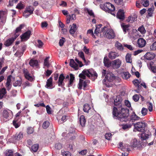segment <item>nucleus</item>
<instances>
[{"instance_id":"nucleus-39","label":"nucleus","mask_w":156,"mask_h":156,"mask_svg":"<svg viewBox=\"0 0 156 156\" xmlns=\"http://www.w3.org/2000/svg\"><path fill=\"white\" fill-rule=\"evenodd\" d=\"M154 10V6L148 9L147 10L148 12V16L151 17L152 16L153 12Z\"/></svg>"},{"instance_id":"nucleus-1","label":"nucleus","mask_w":156,"mask_h":156,"mask_svg":"<svg viewBox=\"0 0 156 156\" xmlns=\"http://www.w3.org/2000/svg\"><path fill=\"white\" fill-rule=\"evenodd\" d=\"M112 113L114 118L117 119L121 121L126 122L128 119V117L129 116V113L128 110L122 108V113H120L117 108L114 107L113 109Z\"/></svg>"},{"instance_id":"nucleus-11","label":"nucleus","mask_w":156,"mask_h":156,"mask_svg":"<svg viewBox=\"0 0 156 156\" xmlns=\"http://www.w3.org/2000/svg\"><path fill=\"white\" fill-rule=\"evenodd\" d=\"M31 34V31L30 30H28L20 36L22 41L27 40L30 37Z\"/></svg>"},{"instance_id":"nucleus-37","label":"nucleus","mask_w":156,"mask_h":156,"mask_svg":"<svg viewBox=\"0 0 156 156\" xmlns=\"http://www.w3.org/2000/svg\"><path fill=\"white\" fill-rule=\"evenodd\" d=\"M23 133L22 132H20L19 133H16L15 136L16 140H19L21 139L23 137Z\"/></svg>"},{"instance_id":"nucleus-8","label":"nucleus","mask_w":156,"mask_h":156,"mask_svg":"<svg viewBox=\"0 0 156 156\" xmlns=\"http://www.w3.org/2000/svg\"><path fill=\"white\" fill-rule=\"evenodd\" d=\"M69 76L68 75H67L65 77L63 73L61 74L58 77V80L57 82L58 86L61 87L64 86L65 83L63 82L65 78L66 79H69Z\"/></svg>"},{"instance_id":"nucleus-6","label":"nucleus","mask_w":156,"mask_h":156,"mask_svg":"<svg viewBox=\"0 0 156 156\" xmlns=\"http://www.w3.org/2000/svg\"><path fill=\"white\" fill-rule=\"evenodd\" d=\"M103 34L105 37L108 39H113L115 37V35L113 30L111 29H108L104 31Z\"/></svg>"},{"instance_id":"nucleus-25","label":"nucleus","mask_w":156,"mask_h":156,"mask_svg":"<svg viewBox=\"0 0 156 156\" xmlns=\"http://www.w3.org/2000/svg\"><path fill=\"white\" fill-rule=\"evenodd\" d=\"M121 76L124 79L127 80L130 77L131 75L128 72H123L121 73Z\"/></svg>"},{"instance_id":"nucleus-43","label":"nucleus","mask_w":156,"mask_h":156,"mask_svg":"<svg viewBox=\"0 0 156 156\" xmlns=\"http://www.w3.org/2000/svg\"><path fill=\"white\" fill-rule=\"evenodd\" d=\"M49 58V57H46L44 61V65L46 66L47 68H48L50 66V64L48 61Z\"/></svg>"},{"instance_id":"nucleus-40","label":"nucleus","mask_w":156,"mask_h":156,"mask_svg":"<svg viewBox=\"0 0 156 156\" xmlns=\"http://www.w3.org/2000/svg\"><path fill=\"white\" fill-rule=\"evenodd\" d=\"M153 62H150V69L151 71L153 73H156V66H153Z\"/></svg>"},{"instance_id":"nucleus-57","label":"nucleus","mask_w":156,"mask_h":156,"mask_svg":"<svg viewBox=\"0 0 156 156\" xmlns=\"http://www.w3.org/2000/svg\"><path fill=\"white\" fill-rule=\"evenodd\" d=\"M83 80L80 79L79 82L78 84L79 87L78 88L80 89H81L82 88V87L83 86Z\"/></svg>"},{"instance_id":"nucleus-60","label":"nucleus","mask_w":156,"mask_h":156,"mask_svg":"<svg viewBox=\"0 0 156 156\" xmlns=\"http://www.w3.org/2000/svg\"><path fill=\"white\" fill-rule=\"evenodd\" d=\"M63 156H71L70 153L68 151H62V152Z\"/></svg>"},{"instance_id":"nucleus-63","label":"nucleus","mask_w":156,"mask_h":156,"mask_svg":"<svg viewBox=\"0 0 156 156\" xmlns=\"http://www.w3.org/2000/svg\"><path fill=\"white\" fill-rule=\"evenodd\" d=\"M46 109L47 113L49 114H51L52 111L51 110V108H50V106L47 105L46 106Z\"/></svg>"},{"instance_id":"nucleus-34","label":"nucleus","mask_w":156,"mask_h":156,"mask_svg":"<svg viewBox=\"0 0 156 156\" xmlns=\"http://www.w3.org/2000/svg\"><path fill=\"white\" fill-rule=\"evenodd\" d=\"M132 55L128 53L126 56V60L127 63H131L132 62Z\"/></svg>"},{"instance_id":"nucleus-16","label":"nucleus","mask_w":156,"mask_h":156,"mask_svg":"<svg viewBox=\"0 0 156 156\" xmlns=\"http://www.w3.org/2000/svg\"><path fill=\"white\" fill-rule=\"evenodd\" d=\"M128 119L127 121L129 119V120L131 121L132 122L136 121L139 120L140 119V118L137 116L135 112H133L130 117H129L128 116Z\"/></svg>"},{"instance_id":"nucleus-49","label":"nucleus","mask_w":156,"mask_h":156,"mask_svg":"<svg viewBox=\"0 0 156 156\" xmlns=\"http://www.w3.org/2000/svg\"><path fill=\"white\" fill-rule=\"evenodd\" d=\"M148 110L145 108H143L141 110V113L143 116L146 115L147 113Z\"/></svg>"},{"instance_id":"nucleus-56","label":"nucleus","mask_w":156,"mask_h":156,"mask_svg":"<svg viewBox=\"0 0 156 156\" xmlns=\"http://www.w3.org/2000/svg\"><path fill=\"white\" fill-rule=\"evenodd\" d=\"M105 137L106 139L110 140L112 138V134L110 133H107L105 135Z\"/></svg>"},{"instance_id":"nucleus-22","label":"nucleus","mask_w":156,"mask_h":156,"mask_svg":"<svg viewBox=\"0 0 156 156\" xmlns=\"http://www.w3.org/2000/svg\"><path fill=\"white\" fill-rule=\"evenodd\" d=\"M2 119H3L5 122H6L8 120V118L9 117V113L7 111L5 110L3 111L2 114Z\"/></svg>"},{"instance_id":"nucleus-32","label":"nucleus","mask_w":156,"mask_h":156,"mask_svg":"<svg viewBox=\"0 0 156 156\" xmlns=\"http://www.w3.org/2000/svg\"><path fill=\"white\" fill-rule=\"evenodd\" d=\"M70 77L69 83L68 85L69 87L72 85L73 81L75 79V77L74 75L70 73Z\"/></svg>"},{"instance_id":"nucleus-42","label":"nucleus","mask_w":156,"mask_h":156,"mask_svg":"<svg viewBox=\"0 0 156 156\" xmlns=\"http://www.w3.org/2000/svg\"><path fill=\"white\" fill-rule=\"evenodd\" d=\"M39 145L37 144H36L32 146L31 148V150L33 152H36L38 149Z\"/></svg>"},{"instance_id":"nucleus-5","label":"nucleus","mask_w":156,"mask_h":156,"mask_svg":"<svg viewBox=\"0 0 156 156\" xmlns=\"http://www.w3.org/2000/svg\"><path fill=\"white\" fill-rule=\"evenodd\" d=\"M116 78V77L112 73H107L105 78L103 80V83L105 84L107 87H108V86L106 83L107 81V82H112L113 80H115Z\"/></svg>"},{"instance_id":"nucleus-33","label":"nucleus","mask_w":156,"mask_h":156,"mask_svg":"<svg viewBox=\"0 0 156 156\" xmlns=\"http://www.w3.org/2000/svg\"><path fill=\"white\" fill-rule=\"evenodd\" d=\"M15 153H14L13 151L11 150H7L5 152V156H14Z\"/></svg>"},{"instance_id":"nucleus-7","label":"nucleus","mask_w":156,"mask_h":156,"mask_svg":"<svg viewBox=\"0 0 156 156\" xmlns=\"http://www.w3.org/2000/svg\"><path fill=\"white\" fill-rule=\"evenodd\" d=\"M23 72L24 74L25 78L27 80L32 82L34 80V76L30 75L28 70L25 68L22 69Z\"/></svg>"},{"instance_id":"nucleus-61","label":"nucleus","mask_w":156,"mask_h":156,"mask_svg":"<svg viewBox=\"0 0 156 156\" xmlns=\"http://www.w3.org/2000/svg\"><path fill=\"white\" fill-rule=\"evenodd\" d=\"M85 75L87 76V74L86 73H83V71L82 72V73H80L79 75V77L80 78L83 79H86V76Z\"/></svg>"},{"instance_id":"nucleus-21","label":"nucleus","mask_w":156,"mask_h":156,"mask_svg":"<svg viewBox=\"0 0 156 156\" xmlns=\"http://www.w3.org/2000/svg\"><path fill=\"white\" fill-rule=\"evenodd\" d=\"M121 27L124 34H126L127 31L129 30V25H126L125 23H122L121 24Z\"/></svg>"},{"instance_id":"nucleus-47","label":"nucleus","mask_w":156,"mask_h":156,"mask_svg":"<svg viewBox=\"0 0 156 156\" xmlns=\"http://www.w3.org/2000/svg\"><path fill=\"white\" fill-rule=\"evenodd\" d=\"M130 144L133 147H136L137 144V141L136 139H133L131 140Z\"/></svg>"},{"instance_id":"nucleus-29","label":"nucleus","mask_w":156,"mask_h":156,"mask_svg":"<svg viewBox=\"0 0 156 156\" xmlns=\"http://www.w3.org/2000/svg\"><path fill=\"white\" fill-rule=\"evenodd\" d=\"M7 92L5 88L0 89V98L5 97Z\"/></svg>"},{"instance_id":"nucleus-52","label":"nucleus","mask_w":156,"mask_h":156,"mask_svg":"<svg viewBox=\"0 0 156 156\" xmlns=\"http://www.w3.org/2000/svg\"><path fill=\"white\" fill-rule=\"evenodd\" d=\"M49 122L48 121H45L44 122L42 125L44 129H47L49 125Z\"/></svg>"},{"instance_id":"nucleus-23","label":"nucleus","mask_w":156,"mask_h":156,"mask_svg":"<svg viewBox=\"0 0 156 156\" xmlns=\"http://www.w3.org/2000/svg\"><path fill=\"white\" fill-rule=\"evenodd\" d=\"M70 66L74 68L75 70H77L78 69V65L74 61L73 59H71L69 63Z\"/></svg>"},{"instance_id":"nucleus-14","label":"nucleus","mask_w":156,"mask_h":156,"mask_svg":"<svg viewBox=\"0 0 156 156\" xmlns=\"http://www.w3.org/2000/svg\"><path fill=\"white\" fill-rule=\"evenodd\" d=\"M102 26V24H100L97 25L96 27V28L94 30V34L96 35L100 33L104 32V31L105 30V29L107 28L106 27H104L103 28H101V30H100V28Z\"/></svg>"},{"instance_id":"nucleus-2","label":"nucleus","mask_w":156,"mask_h":156,"mask_svg":"<svg viewBox=\"0 0 156 156\" xmlns=\"http://www.w3.org/2000/svg\"><path fill=\"white\" fill-rule=\"evenodd\" d=\"M102 9L106 12L110 13L113 16H115V14L113 13L115 10V8L114 6L111 3L109 2H106L103 6Z\"/></svg>"},{"instance_id":"nucleus-10","label":"nucleus","mask_w":156,"mask_h":156,"mask_svg":"<svg viewBox=\"0 0 156 156\" xmlns=\"http://www.w3.org/2000/svg\"><path fill=\"white\" fill-rule=\"evenodd\" d=\"M122 62L119 59L114 60L112 62V66L114 69H117L120 67L121 65Z\"/></svg>"},{"instance_id":"nucleus-13","label":"nucleus","mask_w":156,"mask_h":156,"mask_svg":"<svg viewBox=\"0 0 156 156\" xmlns=\"http://www.w3.org/2000/svg\"><path fill=\"white\" fill-rule=\"evenodd\" d=\"M116 17L117 18L120 19L121 21H123L125 19L124 12L123 10L121 9H119L117 13Z\"/></svg>"},{"instance_id":"nucleus-26","label":"nucleus","mask_w":156,"mask_h":156,"mask_svg":"<svg viewBox=\"0 0 156 156\" xmlns=\"http://www.w3.org/2000/svg\"><path fill=\"white\" fill-rule=\"evenodd\" d=\"M137 17L136 15L133 16H130L128 17L127 21L130 22V23H133V22L136 21Z\"/></svg>"},{"instance_id":"nucleus-4","label":"nucleus","mask_w":156,"mask_h":156,"mask_svg":"<svg viewBox=\"0 0 156 156\" xmlns=\"http://www.w3.org/2000/svg\"><path fill=\"white\" fill-rule=\"evenodd\" d=\"M134 130L142 132L144 131L146 124L145 122H139L134 124Z\"/></svg>"},{"instance_id":"nucleus-58","label":"nucleus","mask_w":156,"mask_h":156,"mask_svg":"<svg viewBox=\"0 0 156 156\" xmlns=\"http://www.w3.org/2000/svg\"><path fill=\"white\" fill-rule=\"evenodd\" d=\"M147 106H148L149 111L151 112L153 110V105L151 102H148L147 103Z\"/></svg>"},{"instance_id":"nucleus-38","label":"nucleus","mask_w":156,"mask_h":156,"mask_svg":"<svg viewBox=\"0 0 156 156\" xmlns=\"http://www.w3.org/2000/svg\"><path fill=\"white\" fill-rule=\"evenodd\" d=\"M85 11H87V12L88 13V14L90 16H92L94 18L95 17V15L92 10H90L89 9H88V8H85Z\"/></svg>"},{"instance_id":"nucleus-27","label":"nucleus","mask_w":156,"mask_h":156,"mask_svg":"<svg viewBox=\"0 0 156 156\" xmlns=\"http://www.w3.org/2000/svg\"><path fill=\"white\" fill-rule=\"evenodd\" d=\"M103 62L104 66L107 67H109L111 66V62L109 61V59L106 57L104 58Z\"/></svg>"},{"instance_id":"nucleus-3","label":"nucleus","mask_w":156,"mask_h":156,"mask_svg":"<svg viewBox=\"0 0 156 156\" xmlns=\"http://www.w3.org/2000/svg\"><path fill=\"white\" fill-rule=\"evenodd\" d=\"M83 73L87 74V76L90 78L91 77L93 80L97 78L98 74L96 71L93 69H84L83 71Z\"/></svg>"},{"instance_id":"nucleus-55","label":"nucleus","mask_w":156,"mask_h":156,"mask_svg":"<svg viewBox=\"0 0 156 156\" xmlns=\"http://www.w3.org/2000/svg\"><path fill=\"white\" fill-rule=\"evenodd\" d=\"M67 117L66 115L63 116L61 120H59L58 121V122H60V123H62L63 122H65L67 119Z\"/></svg>"},{"instance_id":"nucleus-35","label":"nucleus","mask_w":156,"mask_h":156,"mask_svg":"<svg viewBox=\"0 0 156 156\" xmlns=\"http://www.w3.org/2000/svg\"><path fill=\"white\" fill-rule=\"evenodd\" d=\"M52 77H50L47 80L46 86L48 87H51L52 86Z\"/></svg>"},{"instance_id":"nucleus-48","label":"nucleus","mask_w":156,"mask_h":156,"mask_svg":"<svg viewBox=\"0 0 156 156\" xmlns=\"http://www.w3.org/2000/svg\"><path fill=\"white\" fill-rule=\"evenodd\" d=\"M133 84L136 87H137L138 88H139L140 87V85L139 84L140 83L139 82V80L138 79H135L133 81Z\"/></svg>"},{"instance_id":"nucleus-53","label":"nucleus","mask_w":156,"mask_h":156,"mask_svg":"<svg viewBox=\"0 0 156 156\" xmlns=\"http://www.w3.org/2000/svg\"><path fill=\"white\" fill-rule=\"evenodd\" d=\"M34 131V128L32 127H29L27 129V133L28 134H31Z\"/></svg>"},{"instance_id":"nucleus-36","label":"nucleus","mask_w":156,"mask_h":156,"mask_svg":"<svg viewBox=\"0 0 156 156\" xmlns=\"http://www.w3.org/2000/svg\"><path fill=\"white\" fill-rule=\"evenodd\" d=\"M115 46V47L119 50H122L124 49L123 47L122 46V44L118 41L116 42Z\"/></svg>"},{"instance_id":"nucleus-24","label":"nucleus","mask_w":156,"mask_h":156,"mask_svg":"<svg viewBox=\"0 0 156 156\" xmlns=\"http://www.w3.org/2000/svg\"><path fill=\"white\" fill-rule=\"evenodd\" d=\"M119 54L115 52L111 51L108 54V57L111 59H115L119 56Z\"/></svg>"},{"instance_id":"nucleus-20","label":"nucleus","mask_w":156,"mask_h":156,"mask_svg":"<svg viewBox=\"0 0 156 156\" xmlns=\"http://www.w3.org/2000/svg\"><path fill=\"white\" fill-rule=\"evenodd\" d=\"M16 39L14 37L9 38L5 42L4 45L6 47H9L11 45Z\"/></svg>"},{"instance_id":"nucleus-59","label":"nucleus","mask_w":156,"mask_h":156,"mask_svg":"<svg viewBox=\"0 0 156 156\" xmlns=\"http://www.w3.org/2000/svg\"><path fill=\"white\" fill-rule=\"evenodd\" d=\"M62 39H60L59 40V44L60 46H62L63 45L65 41V39L62 37Z\"/></svg>"},{"instance_id":"nucleus-64","label":"nucleus","mask_w":156,"mask_h":156,"mask_svg":"<svg viewBox=\"0 0 156 156\" xmlns=\"http://www.w3.org/2000/svg\"><path fill=\"white\" fill-rule=\"evenodd\" d=\"M150 48L152 50H156V42H154L150 47Z\"/></svg>"},{"instance_id":"nucleus-31","label":"nucleus","mask_w":156,"mask_h":156,"mask_svg":"<svg viewBox=\"0 0 156 156\" xmlns=\"http://www.w3.org/2000/svg\"><path fill=\"white\" fill-rule=\"evenodd\" d=\"M80 124L82 126H84L86 120L85 117L83 115H81L80 118Z\"/></svg>"},{"instance_id":"nucleus-50","label":"nucleus","mask_w":156,"mask_h":156,"mask_svg":"<svg viewBox=\"0 0 156 156\" xmlns=\"http://www.w3.org/2000/svg\"><path fill=\"white\" fill-rule=\"evenodd\" d=\"M78 55L82 59L84 62L86 63V60L84 57V53L82 51H80L78 53Z\"/></svg>"},{"instance_id":"nucleus-46","label":"nucleus","mask_w":156,"mask_h":156,"mask_svg":"<svg viewBox=\"0 0 156 156\" xmlns=\"http://www.w3.org/2000/svg\"><path fill=\"white\" fill-rule=\"evenodd\" d=\"M90 109V107L88 104H86L84 105L83 110L84 112H88L89 110Z\"/></svg>"},{"instance_id":"nucleus-28","label":"nucleus","mask_w":156,"mask_h":156,"mask_svg":"<svg viewBox=\"0 0 156 156\" xmlns=\"http://www.w3.org/2000/svg\"><path fill=\"white\" fill-rule=\"evenodd\" d=\"M77 30V27L76 24L75 23H73L71 27L69 30L70 33L71 34H73Z\"/></svg>"},{"instance_id":"nucleus-17","label":"nucleus","mask_w":156,"mask_h":156,"mask_svg":"<svg viewBox=\"0 0 156 156\" xmlns=\"http://www.w3.org/2000/svg\"><path fill=\"white\" fill-rule=\"evenodd\" d=\"M155 56V55L152 52H147L144 55V57L145 59L151 60L153 59Z\"/></svg>"},{"instance_id":"nucleus-9","label":"nucleus","mask_w":156,"mask_h":156,"mask_svg":"<svg viewBox=\"0 0 156 156\" xmlns=\"http://www.w3.org/2000/svg\"><path fill=\"white\" fill-rule=\"evenodd\" d=\"M34 10V9L31 6H29L27 7L23 12V16L26 18L28 17L33 13Z\"/></svg>"},{"instance_id":"nucleus-19","label":"nucleus","mask_w":156,"mask_h":156,"mask_svg":"<svg viewBox=\"0 0 156 156\" xmlns=\"http://www.w3.org/2000/svg\"><path fill=\"white\" fill-rule=\"evenodd\" d=\"M151 136V133L148 131H145V132L141 134L140 137L143 140H145Z\"/></svg>"},{"instance_id":"nucleus-54","label":"nucleus","mask_w":156,"mask_h":156,"mask_svg":"<svg viewBox=\"0 0 156 156\" xmlns=\"http://www.w3.org/2000/svg\"><path fill=\"white\" fill-rule=\"evenodd\" d=\"M13 124L15 128H17L19 127L20 125V123L19 122H18L17 121L13 120Z\"/></svg>"},{"instance_id":"nucleus-41","label":"nucleus","mask_w":156,"mask_h":156,"mask_svg":"<svg viewBox=\"0 0 156 156\" xmlns=\"http://www.w3.org/2000/svg\"><path fill=\"white\" fill-rule=\"evenodd\" d=\"M25 7V5L22 3V2H20V3H18L16 7V9H23Z\"/></svg>"},{"instance_id":"nucleus-18","label":"nucleus","mask_w":156,"mask_h":156,"mask_svg":"<svg viewBox=\"0 0 156 156\" xmlns=\"http://www.w3.org/2000/svg\"><path fill=\"white\" fill-rule=\"evenodd\" d=\"M146 41L143 38H139L137 41L138 46L140 48H143L144 47L146 44Z\"/></svg>"},{"instance_id":"nucleus-51","label":"nucleus","mask_w":156,"mask_h":156,"mask_svg":"<svg viewBox=\"0 0 156 156\" xmlns=\"http://www.w3.org/2000/svg\"><path fill=\"white\" fill-rule=\"evenodd\" d=\"M22 84V81L21 80H17L15 81V82L13 83V85L14 87L17 86H20Z\"/></svg>"},{"instance_id":"nucleus-30","label":"nucleus","mask_w":156,"mask_h":156,"mask_svg":"<svg viewBox=\"0 0 156 156\" xmlns=\"http://www.w3.org/2000/svg\"><path fill=\"white\" fill-rule=\"evenodd\" d=\"M29 64L33 67H37L38 66V62L37 60L31 59L29 62Z\"/></svg>"},{"instance_id":"nucleus-15","label":"nucleus","mask_w":156,"mask_h":156,"mask_svg":"<svg viewBox=\"0 0 156 156\" xmlns=\"http://www.w3.org/2000/svg\"><path fill=\"white\" fill-rule=\"evenodd\" d=\"M25 26L24 24H21L16 28L14 32V37H15L16 38L19 36L20 35L19 32H21L22 29Z\"/></svg>"},{"instance_id":"nucleus-62","label":"nucleus","mask_w":156,"mask_h":156,"mask_svg":"<svg viewBox=\"0 0 156 156\" xmlns=\"http://www.w3.org/2000/svg\"><path fill=\"white\" fill-rule=\"evenodd\" d=\"M39 95L41 98H47L48 97V95L44 92H40Z\"/></svg>"},{"instance_id":"nucleus-12","label":"nucleus","mask_w":156,"mask_h":156,"mask_svg":"<svg viewBox=\"0 0 156 156\" xmlns=\"http://www.w3.org/2000/svg\"><path fill=\"white\" fill-rule=\"evenodd\" d=\"M107 99H106V101L107 102L108 104L110 105L111 104V103H110L109 102H108V101H111L112 100H112H114V104L115 105H120L121 103L122 99V98H115V99H113V98H107Z\"/></svg>"},{"instance_id":"nucleus-44","label":"nucleus","mask_w":156,"mask_h":156,"mask_svg":"<svg viewBox=\"0 0 156 156\" xmlns=\"http://www.w3.org/2000/svg\"><path fill=\"white\" fill-rule=\"evenodd\" d=\"M133 124V122L129 124H126L123 125L122 126V128L124 130L127 129L131 127L132 124Z\"/></svg>"},{"instance_id":"nucleus-45","label":"nucleus","mask_w":156,"mask_h":156,"mask_svg":"<svg viewBox=\"0 0 156 156\" xmlns=\"http://www.w3.org/2000/svg\"><path fill=\"white\" fill-rule=\"evenodd\" d=\"M138 30L142 34H144L146 32L145 29L143 25L139 27L138 29Z\"/></svg>"}]
</instances>
